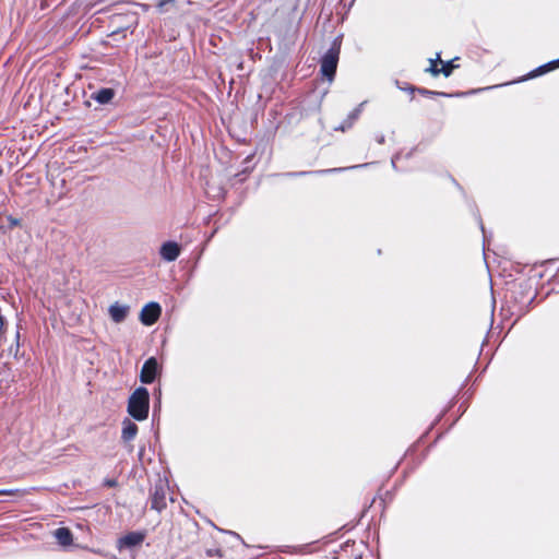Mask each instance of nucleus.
Listing matches in <instances>:
<instances>
[{
	"label": "nucleus",
	"instance_id": "nucleus-1",
	"mask_svg": "<svg viewBox=\"0 0 559 559\" xmlns=\"http://www.w3.org/2000/svg\"><path fill=\"white\" fill-rule=\"evenodd\" d=\"M150 393L146 388L139 386L130 395L128 400L127 411L135 420H144L148 416Z\"/></svg>",
	"mask_w": 559,
	"mask_h": 559
},
{
	"label": "nucleus",
	"instance_id": "nucleus-2",
	"mask_svg": "<svg viewBox=\"0 0 559 559\" xmlns=\"http://www.w3.org/2000/svg\"><path fill=\"white\" fill-rule=\"evenodd\" d=\"M342 37L343 36L340 35L334 38L331 47L322 56L320 61V72L329 81H332L334 79L336 72L341 52Z\"/></svg>",
	"mask_w": 559,
	"mask_h": 559
},
{
	"label": "nucleus",
	"instance_id": "nucleus-3",
	"mask_svg": "<svg viewBox=\"0 0 559 559\" xmlns=\"http://www.w3.org/2000/svg\"><path fill=\"white\" fill-rule=\"evenodd\" d=\"M159 370L158 361L155 357H150L142 366L140 381L145 384L154 382Z\"/></svg>",
	"mask_w": 559,
	"mask_h": 559
},
{
	"label": "nucleus",
	"instance_id": "nucleus-4",
	"mask_svg": "<svg viewBox=\"0 0 559 559\" xmlns=\"http://www.w3.org/2000/svg\"><path fill=\"white\" fill-rule=\"evenodd\" d=\"M160 313H162V308L159 306V304L157 302H148L147 305H145L141 312H140V321L144 324V325H152L154 324L158 318L160 317Z\"/></svg>",
	"mask_w": 559,
	"mask_h": 559
},
{
	"label": "nucleus",
	"instance_id": "nucleus-5",
	"mask_svg": "<svg viewBox=\"0 0 559 559\" xmlns=\"http://www.w3.org/2000/svg\"><path fill=\"white\" fill-rule=\"evenodd\" d=\"M167 486L163 483L155 485L151 495V507L160 512L167 506L166 503Z\"/></svg>",
	"mask_w": 559,
	"mask_h": 559
},
{
	"label": "nucleus",
	"instance_id": "nucleus-6",
	"mask_svg": "<svg viewBox=\"0 0 559 559\" xmlns=\"http://www.w3.org/2000/svg\"><path fill=\"white\" fill-rule=\"evenodd\" d=\"M180 246L176 241H166L162 245L159 254L167 262L175 261L180 254Z\"/></svg>",
	"mask_w": 559,
	"mask_h": 559
},
{
	"label": "nucleus",
	"instance_id": "nucleus-7",
	"mask_svg": "<svg viewBox=\"0 0 559 559\" xmlns=\"http://www.w3.org/2000/svg\"><path fill=\"white\" fill-rule=\"evenodd\" d=\"M129 311L130 306L121 305L119 302H114L108 309V313L115 323L123 322L127 319Z\"/></svg>",
	"mask_w": 559,
	"mask_h": 559
},
{
	"label": "nucleus",
	"instance_id": "nucleus-8",
	"mask_svg": "<svg viewBox=\"0 0 559 559\" xmlns=\"http://www.w3.org/2000/svg\"><path fill=\"white\" fill-rule=\"evenodd\" d=\"M138 433V426L131 419L124 418L122 421L121 439L124 442L132 441Z\"/></svg>",
	"mask_w": 559,
	"mask_h": 559
},
{
	"label": "nucleus",
	"instance_id": "nucleus-9",
	"mask_svg": "<svg viewBox=\"0 0 559 559\" xmlns=\"http://www.w3.org/2000/svg\"><path fill=\"white\" fill-rule=\"evenodd\" d=\"M145 535L140 532H130L127 535H124L122 538H120V545L131 548L134 546H138L142 544L144 540Z\"/></svg>",
	"mask_w": 559,
	"mask_h": 559
},
{
	"label": "nucleus",
	"instance_id": "nucleus-10",
	"mask_svg": "<svg viewBox=\"0 0 559 559\" xmlns=\"http://www.w3.org/2000/svg\"><path fill=\"white\" fill-rule=\"evenodd\" d=\"M55 537L61 546H69L73 542L72 533L67 527H59L55 531Z\"/></svg>",
	"mask_w": 559,
	"mask_h": 559
},
{
	"label": "nucleus",
	"instance_id": "nucleus-11",
	"mask_svg": "<svg viewBox=\"0 0 559 559\" xmlns=\"http://www.w3.org/2000/svg\"><path fill=\"white\" fill-rule=\"evenodd\" d=\"M114 96L115 92L111 88H100L92 94V98L102 105L108 104Z\"/></svg>",
	"mask_w": 559,
	"mask_h": 559
},
{
	"label": "nucleus",
	"instance_id": "nucleus-12",
	"mask_svg": "<svg viewBox=\"0 0 559 559\" xmlns=\"http://www.w3.org/2000/svg\"><path fill=\"white\" fill-rule=\"evenodd\" d=\"M559 67V59L552 60L544 66L538 67L536 70H534L528 78H535L537 75H542L548 71H551Z\"/></svg>",
	"mask_w": 559,
	"mask_h": 559
},
{
	"label": "nucleus",
	"instance_id": "nucleus-13",
	"mask_svg": "<svg viewBox=\"0 0 559 559\" xmlns=\"http://www.w3.org/2000/svg\"><path fill=\"white\" fill-rule=\"evenodd\" d=\"M346 168H332V169H323V170H317V171H299V173H289L288 176H305V175H311V174H328V173H338L343 171Z\"/></svg>",
	"mask_w": 559,
	"mask_h": 559
},
{
	"label": "nucleus",
	"instance_id": "nucleus-14",
	"mask_svg": "<svg viewBox=\"0 0 559 559\" xmlns=\"http://www.w3.org/2000/svg\"><path fill=\"white\" fill-rule=\"evenodd\" d=\"M365 105V102H362L361 104L358 105V107H356L353 111L349 112V115L347 116V120L350 122V123H355V121L359 118L361 111H362V107Z\"/></svg>",
	"mask_w": 559,
	"mask_h": 559
},
{
	"label": "nucleus",
	"instance_id": "nucleus-15",
	"mask_svg": "<svg viewBox=\"0 0 559 559\" xmlns=\"http://www.w3.org/2000/svg\"><path fill=\"white\" fill-rule=\"evenodd\" d=\"M456 66L453 63V60L445 62L441 69H439V74L442 73L445 78L450 76Z\"/></svg>",
	"mask_w": 559,
	"mask_h": 559
},
{
	"label": "nucleus",
	"instance_id": "nucleus-16",
	"mask_svg": "<svg viewBox=\"0 0 559 559\" xmlns=\"http://www.w3.org/2000/svg\"><path fill=\"white\" fill-rule=\"evenodd\" d=\"M440 60V53H437L436 59H429L430 67L427 69L433 76L439 75V68L437 67V61Z\"/></svg>",
	"mask_w": 559,
	"mask_h": 559
},
{
	"label": "nucleus",
	"instance_id": "nucleus-17",
	"mask_svg": "<svg viewBox=\"0 0 559 559\" xmlns=\"http://www.w3.org/2000/svg\"><path fill=\"white\" fill-rule=\"evenodd\" d=\"M418 91H419L420 94H423L425 96H432V95L450 96V94H447V93H443V92H433V91H429V90H425V88H419Z\"/></svg>",
	"mask_w": 559,
	"mask_h": 559
},
{
	"label": "nucleus",
	"instance_id": "nucleus-18",
	"mask_svg": "<svg viewBox=\"0 0 559 559\" xmlns=\"http://www.w3.org/2000/svg\"><path fill=\"white\" fill-rule=\"evenodd\" d=\"M353 127V123H350L347 119H345L340 126L335 127V131H346Z\"/></svg>",
	"mask_w": 559,
	"mask_h": 559
},
{
	"label": "nucleus",
	"instance_id": "nucleus-19",
	"mask_svg": "<svg viewBox=\"0 0 559 559\" xmlns=\"http://www.w3.org/2000/svg\"><path fill=\"white\" fill-rule=\"evenodd\" d=\"M353 127V123H350L347 119H345L340 126L335 127V131H346Z\"/></svg>",
	"mask_w": 559,
	"mask_h": 559
},
{
	"label": "nucleus",
	"instance_id": "nucleus-20",
	"mask_svg": "<svg viewBox=\"0 0 559 559\" xmlns=\"http://www.w3.org/2000/svg\"><path fill=\"white\" fill-rule=\"evenodd\" d=\"M17 489H0V496H10L16 493Z\"/></svg>",
	"mask_w": 559,
	"mask_h": 559
},
{
	"label": "nucleus",
	"instance_id": "nucleus-21",
	"mask_svg": "<svg viewBox=\"0 0 559 559\" xmlns=\"http://www.w3.org/2000/svg\"><path fill=\"white\" fill-rule=\"evenodd\" d=\"M104 485L106 487H116L117 486V480L116 479H105L104 481Z\"/></svg>",
	"mask_w": 559,
	"mask_h": 559
},
{
	"label": "nucleus",
	"instance_id": "nucleus-22",
	"mask_svg": "<svg viewBox=\"0 0 559 559\" xmlns=\"http://www.w3.org/2000/svg\"><path fill=\"white\" fill-rule=\"evenodd\" d=\"M377 142H378L379 144H383V143H384V135H383V134H381V135L377 136Z\"/></svg>",
	"mask_w": 559,
	"mask_h": 559
},
{
	"label": "nucleus",
	"instance_id": "nucleus-23",
	"mask_svg": "<svg viewBox=\"0 0 559 559\" xmlns=\"http://www.w3.org/2000/svg\"><path fill=\"white\" fill-rule=\"evenodd\" d=\"M399 158H400V155H399V154H397V155H395V156H393V158H392V166H393L394 168H395V164H396V162L399 160Z\"/></svg>",
	"mask_w": 559,
	"mask_h": 559
}]
</instances>
